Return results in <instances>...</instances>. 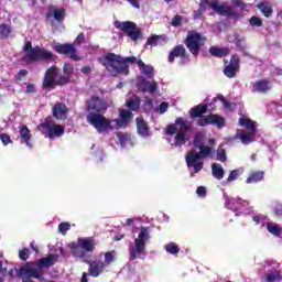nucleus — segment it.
<instances>
[{"instance_id":"nucleus-42","label":"nucleus","mask_w":282,"mask_h":282,"mask_svg":"<svg viewBox=\"0 0 282 282\" xmlns=\"http://www.w3.org/2000/svg\"><path fill=\"white\" fill-rule=\"evenodd\" d=\"M164 250H166L169 254H180V247L175 242L165 245Z\"/></svg>"},{"instance_id":"nucleus-33","label":"nucleus","mask_w":282,"mask_h":282,"mask_svg":"<svg viewBox=\"0 0 282 282\" xmlns=\"http://www.w3.org/2000/svg\"><path fill=\"white\" fill-rule=\"evenodd\" d=\"M239 124L240 127H246L251 133H257V124L254 123V121H252V119L240 117Z\"/></svg>"},{"instance_id":"nucleus-37","label":"nucleus","mask_w":282,"mask_h":282,"mask_svg":"<svg viewBox=\"0 0 282 282\" xmlns=\"http://www.w3.org/2000/svg\"><path fill=\"white\" fill-rule=\"evenodd\" d=\"M267 230L274 237H281V235H282V227H279V226L274 225L273 223H269L267 225Z\"/></svg>"},{"instance_id":"nucleus-54","label":"nucleus","mask_w":282,"mask_h":282,"mask_svg":"<svg viewBox=\"0 0 282 282\" xmlns=\"http://www.w3.org/2000/svg\"><path fill=\"white\" fill-rule=\"evenodd\" d=\"M177 133V127L175 124H169L165 130V134L174 135Z\"/></svg>"},{"instance_id":"nucleus-43","label":"nucleus","mask_w":282,"mask_h":282,"mask_svg":"<svg viewBox=\"0 0 282 282\" xmlns=\"http://www.w3.org/2000/svg\"><path fill=\"white\" fill-rule=\"evenodd\" d=\"M193 147L194 149H199L204 147V134L197 133L194 135Z\"/></svg>"},{"instance_id":"nucleus-8","label":"nucleus","mask_w":282,"mask_h":282,"mask_svg":"<svg viewBox=\"0 0 282 282\" xmlns=\"http://www.w3.org/2000/svg\"><path fill=\"white\" fill-rule=\"evenodd\" d=\"M68 248L74 257L83 259L86 252H94L96 250V242L91 238H79L77 242L68 243Z\"/></svg>"},{"instance_id":"nucleus-25","label":"nucleus","mask_w":282,"mask_h":282,"mask_svg":"<svg viewBox=\"0 0 282 282\" xmlns=\"http://www.w3.org/2000/svg\"><path fill=\"white\" fill-rule=\"evenodd\" d=\"M253 91L258 94H268L270 91V82L268 79H260L253 84Z\"/></svg>"},{"instance_id":"nucleus-15","label":"nucleus","mask_w":282,"mask_h":282,"mask_svg":"<svg viewBox=\"0 0 282 282\" xmlns=\"http://www.w3.org/2000/svg\"><path fill=\"white\" fill-rule=\"evenodd\" d=\"M209 8H212L216 14H220V17H234V19H239V13L235 12L232 7H228L224 3L219 4L217 0H212Z\"/></svg>"},{"instance_id":"nucleus-58","label":"nucleus","mask_w":282,"mask_h":282,"mask_svg":"<svg viewBox=\"0 0 282 282\" xmlns=\"http://www.w3.org/2000/svg\"><path fill=\"white\" fill-rule=\"evenodd\" d=\"M232 6L241 8V10H246V3H243L242 0H232Z\"/></svg>"},{"instance_id":"nucleus-26","label":"nucleus","mask_w":282,"mask_h":282,"mask_svg":"<svg viewBox=\"0 0 282 282\" xmlns=\"http://www.w3.org/2000/svg\"><path fill=\"white\" fill-rule=\"evenodd\" d=\"M20 138H22L23 142L29 149H32V133H30L28 126L20 127Z\"/></svg>"},{"instance_id":"nucleus-9","label":"nucleus","mask_w":282,"mask_h":282,"mask_svg":"<svg viewBox=\"0 0 282 282\" xmlns=\"http://www.w3.org/2000/svg\"><path fill=\"white\" fill-rule=\"evenodd\" d=\"M113 25L117 30H120L126 34V36L131 39V41L135 42L142 39V31L140 30V28H138V24H135V22H131V21L120 22L116 20L113 22Z\"/></svg>"},{"instance_id":"nucleus-29","label":"nucleus","mask_w":282,"mask_h":282,"mask_svg":"<svg viewBox=\"0 0 282 282\" xmlns=\"http://www.w3.org/2000/svg\"><path fill=\"white\" fill-rule=\"evenodd\" d=\"M175 124H178V132L188 133V131H193V126L182 117H177L175 119Z\"/></svg>"},{"instance_id":"nucleus-36","label":"nucleus","mask_w":282,"mask_h":282,"mask_svg":"<svg viewBox=\"0 0 282 282\" xmlns=\"http://www.w3.org/2000/svg\"><path fill=\"white\" fill-rule=\"evenodd\" d=\"M139 69H141L142 74L148 76V78H153V66L144 64L142 59H139Z\"/></svg>"},{"instance_id":"nucleus-23","label":"nucleus","mask_w":282,"mask_h":282,"mask_svg":"<svg viewBox=\"0 0 282 282\" xmlns=\"http://www.w3.org/2000/svg\"><path fill=\"white\" fill-rule=\"evenodd\" d=\"M138 88L143 93L149 91V94H155V91H158V83H150L144 77H141L138 80Z\"/></svg>"},{"instance_id":"nucleus-16","label":"nucleus","mask_w":282,"mask_h":282,"mask_svg":"<svg viewBox=\"0 0 282 282\" xmlns=\"http://www.w3.org/2000/svg\"><path fill=\"white\" fill-rule=\"evenodd\" d=\"M58 77V67L51 66L46 69L42 83L43 89H54L56 87V78Z\"/></svg>"},{"instance_id":"nucleus-3","label":"nucleus","mask_w":282,"mask_h":282,"mask_svg":"<svg viewBox=\"0 0 282 282\" xmlns=\"http://www.w3.org/2000/svg\"><path fill=\"white\" fill-rule=\"evenodd\" d=\"M23 52L25 56L22 61L30 63H39V61H52L56 58V55L52 53V51H47V48H43L41 46L32 47V42L28 41L23 46Z\"/></svg>"},{"instance_id":"nucleus-51","label":"nucleus","mask_w":282,"mask_h":282,"mask_svg":"<svg viewBox=\"0 0 282 282\" xmlns=\"http://www.w3.org/2000/svg\"><path fill=\"white\" fill-rule=\"evenodd\" d=\"M69 83V76H61L58 80L55 82V87H63V85H67Z\"/></svg>"},{"instance_id":"nucleus-30","label":"nucleus","mask_w":282,"mask_h":282,"mask_svg":"<svg viewBox=\"0 0 282 282\" xmlns=\"http://www.w3.org/2000/svg\"><path fill=\"white\" fill-rule=\"evenodd\" d=\"M209 54L216 58H224V56L230 54V51L226 47L210 46Z\"/></svg>"},{"instance_id":"nucleus-57","label":"nucleus","mask_w":282,"mask_h":282,"mask_svg":"<svg viewBox=\"0 0 282 282\" xmlns=\"http://www.w3.org/2000/svg\"><path fill=\"white\" fill-rule=\"evenodd\" d=\"M159 109L160 113H166V111L169 110V102L162 101L159 106Z\"/></svg>"},{"instance_id":"nucleus-44","label":"nucleus","mask_w":282,"mask_h":282,"mask_svg":"<svg viewBox=\"0 0 282 282\" xmlns=\"http://www.w3.org/2000/svg\"><path fill=\"white\" fill-rule=\"evenodd\" d=\"M236 204H247L248 205V200H243L242 198H227V200H226L227 208H234V206Z\"/></svg>"},{"instance_id":"nucleus-49","label":"nucleus","mask_w":282,"mask_h":282,"mask_svg":"<svg viewBox=\"0 0 282 282\" xmlns=\"http://www.w3.org/2000/svg\"><path fill=\"white\" fill-rule=\"evenodd\" d=\"M19 259H21V261H28V259H30V249L23 248L22 250H20Z\"/></svg>"},{"instance_id":"nucleus-59","label":"nucleus","mask_w":282,"mask_h":282,"mask_svg":"<svg viewBox=\"0 0 282 282\" xmlns=\"http://www.w3.org/2000/svg\"><path fill=\"white\" fill-rule=\"evenodd\" d=\"M196 193H197L198 197H206V187L198 186L196 189Z\"/></svg>"},{"instance_id":"nucleus-19","label":"nucleus","mask_w":282,"mask_h":282,"mask_svg":"<svg viewBox=\"0 0 282 282\" xmlns=\"http://www.w3.org/2000/svg\"><path fill=\"white\" fill-rule=\"evenodd\" d=\"M53 118L56 120H67V115L69 113V108L63 102H56L52 108Z\"/></svg>"},{"instance_id":"nucleus-12","label":"nucleus","mask_w":282,"mask_h":282,"mask_svg":"<svg viewBox=\"0 0 282 282\" xmlns=\"http://www.w3.org/2000/svg\"><path fill=\"white\" fill-rule=\"evenodd\" d=\"M86 109L88 116H100L107 111V102L98 96H93L86 101Z\"/></svg>"},{"instance_id":"nucleus-18","label":"nucleus","mask_w":282,"mask_h":282,"mask_svg":"<svg viewBox=\"0 0 282 282\" xmlns=\"http://www.w3.org/2000/svg\"><path fill=\"white\" fill-rule=\"evenodd\" d=\"M105 268L107 267L102 260L88 261V276H93L94 279L98 278L99 274L105 272Z\"/></svg>"},{"instance_id":"nucleus-4","label":"nucleus","mask_w":282,"mask_h":282,"mask_svg":"<svg viewBox=\"0 0 282 282\" xmlns=\"http://www.w3.org/2000/svg\"><path fill=\"white\" fill-rule=\"evenodd\" d=\"M199 149V152L189 151L185 156V162L191 169L193 166L194 173H199L202 169H204V162L199 160H206V158H210L213 154V148L208 145H202Z\"/></svg>"},{"instance_id":"nucleus-60","label":"nucleus","mask_w":282,"mask_h":282,"mask_svg":"<svg viewBox=\"0 0 282 282\" xmlns=\"http://www.w3.org/2000/svg\"><path fill=\"white\" fill-rule=\"evenodd\" d=\"M0 274H8V262L0 261Z\"/></svg>"},{"instance_id":"nucleus-31","label":"nucleus","mask_w":282,"mask_h":282,"mask_svg":"<svg viewBox=\"0 0 282 282\" xmlns=\"http://www.w3.org/2000/svg\"><path fill=\"white\" fill-rule=\"evenodd\" d=\"M257 8L267 19H270L274 14V9H272L269 2H260L257 4Z\"/></svg>"},{"instance_id":"nucleus-24","label":"nucleus","mask_w":282,"mask_h":282,"mask_svg":"<svg viewBox=\"0 0 282 282\" xmlns=\"http://www.w3.org/2000/svg\"><path fill=\"white\" fill-rule=\"evenodd\" d=\"M135 122H137L138 134L141 135L142 138H147V135H149L150 129H149V124L144 121V118L137 117Z\"/></svg>"},{"instance_id":"nucleus-64","label":"nucleus","mask_w":282,"mask_h":282,"mask_svg":"<svg viewBox=\"0 0 282 282\" xmlns=\"http://www.w3.org/2000/svg\"><path fill=\"white\" fill-rule=\"evenodd\" d=\"M274 214L278 216V217H282V205L279 204L275 206L274 208Z\"/></svg>"},{"instance_id":"nucleus-22","label":"nucleus","mask_w":282,"mask_h":282,"mask_svg":"<svg viewBox=\"0 0 282 282\" xmlns=\"http://www.w3.org/2000/svg\"><path fill=\"white\" fill-rule=\"evenodd\" d=\"M47 19H52V17L57 21V23H63L65 21L66 17V10L65 8H56V7H50L48 12L46 13Z\"/></svg>"},{"instance_id":"nucleus-35","label":"nucleus","mask_w":282,"mask_h":282,"mask_svg":"<svg viewBox=\"0 0 282 282\" xmlns=\"http://www.w3.org/2000/svg\"><path fill=\"white\" fill-rule=\"evenodd\" d=\"M129 111H138L140 109V97L130 98L126 102Z\"/></svg>"},{"instance_id":"nucleus-32","label":"nucleus","mask_w":282,"mask_h":282,"mask_svg":"<svg viewBox=\"0 0 282 282\" xmlns=\"http://www.w3.org/2000/svg\"><path fill=\"white\" fill-rule=\"evenodd\" d=\"M257 132H250L249 134L246 133L243 130H238L237 132V137L239 138V140L242 142V144H251V142H253L254 140V134Z\"/></svg>"},{"instance_id":"nucleus-6","label":"nucleus","mask_w":282,"mask_h":282,"mask_svg":"<svg viewBox=\"0 0 282 282\" xmlns=\"http://www.w3.org/2000/svg\"><path fill=\"white\" fill-rule=\"evenodd\" d=\"M151 239L149 229L147 227H141L138 238L134 239V247L129 248V259L130 261H135L137 257L144 254L147 250V240Z\"/></svg>"},{"instance_id":"nucleus-14","label":"nucleus","mask_w":282,"mask_h":282,"mask_svg":"<svg viewBox=\"0 0 282 282\" xmlns=\"http://www.w3.org/2000/svg\"><path fill=\"white\" fill-rule=\"evenodd\" d=\"M175 58H181L180 65H185V63H189L191 58L188 57V53L186 52V47L184 45H176L169 54L167 61L169 63H174Z\"/></svg>"},{"instance_id":"nucleus-11","label":"nucleus","mask_w":282,"mask_h":282,"mask_svg":"<svg viewBox=\"0 0 282 282\" xmlns=\"http://www.w3.org/2000/svg\"><path fill=\"white\" fill-rule=\"evenodd\" d=\"M37 129L42 133H47L50 140H54V138H61L62 135H65V127L56 124V122L47 118L44 120V122L37 126Z\"/></svg>"},{"instance_id":"nucleus-27","label":"nucleus","mask_w":282,"mask_h":282,"mask_svg":"<svg viewBox=\"0 0 282 282\" xmlns=\"http://www.w3.org/2000/svg\"><path fill=\"white\" fill-rule=\"evenodd\" d=\"M147 45L156 47V45H166V35H152L148 37Z\"/></svg>"},{"instance_id":"nucleus-55","label":"nucleus","mask_w":282,"mask_h":282,"mask_svg":"<svg viewBox=\"0 0 282 282\" xmlns=\"http://www.w3.org/2000/svg\"><path fill=\"white\" fill-rule=\"evenodd\" d=\"M118 138H119V142H120L121 147H124V144H127V142H129V140H130V137L124 133H119Z\"/></svg>"},{"instance_id":"nucleus-17","label":"nucleus","mask_w":282,"mask_h":282,"mask_svg":"<svg viewBox=\"0 0 282 282\" xmlns=\"http://www.w3.org/2000/svg\"><path fill=\"white\" fill-rule=\"evenodd\" d=\"M239 63H241L239 55H231L230 63L223 70L227 78H235V76H237V72H239Z\"/></svg>"},{"instance_id":"nucleus-61","label":"nucleus","mask_w":282,"mask_h":282,"mask_svg":"<svg viewBox=\"0 0 282 282\" xmlns=\"http://www.w3.org/2000/svg\"><path fill=\"white\" fill-rule=\"evenodd\" d=\"M210 2H208V0H202L200 3H199V12H204V10H206V6H209Z\"/></svg>"},{"instance_id":"nucleus-46","label":"nucleus","mask_w":282,"mask_h":282,"mask_svg":"<svg viewBox=\"0 0 282 282\" xmlns=\"http://www.w3.org/2000/svg\"><path fill=\"white\" fill-rule=\"evenodd\" d=\"M216 160H218L219 162L228 161V156L226 155V150L224 148H218Z\"/></svg>"},{"instance_id":"nucleus-45","label":"nucleus","mask_w":282,"mask_h":282,"mask_svg":"<svg viewBox=\"0 0 282 282\" xmlns=\"http://www.w3.org/2000/svg\"><path fill=\"white\" fill-rule=\"evenodd\" d=\"M249 25H251V28H262L263 20H261V18L259 17L253 15L249 19Z\"/></svg>"},{"instance_id":"nucleus-7","label":"nucleus","mask_w":282,"mask_h":282,"mask_svg":"<svg viewBox=\"0 0 282 282\" xmlns=\"http://www.w3.org/2000/svg\"><path fill=\"white\" fill-rule=\"evenodd\" d=\"M205 42L206 36L202 35L197 31H189L184 44L186 45L193 57L197 58V56H199V52H202V47H204Z\"/></svg>"},{"instance_id":"nucleus-5","label":"nucleus","mask_w":282,"mask_h":282,"mask_svg":"<svg viewBox=\"0 0 282 282\" xmlns=\"http://www.w3.org/2000/svg\"><path fill=\"white\" fill-rule=\"evenodd\" d=\"M85 41V33H79L75 39L74 43H64V44H56L54 50L57 54H62V56H68L70 61L78 62L80 61V55H78V50L75 45H80Z\"/></svg>"},{"instance_id":"nucleus-62","label":"nucleus","mask_w":282,"mask_h":282,"mask_svg":"<svg viewBox=\"0 0 282 282\" xmlns=\"http://www.w3.org/2000/svg\"><path fill=\"white\" fill-rule=\"evenodd\" d=\"M23 76H28V69H21L17 75V80H23Z\"/></svg>"},{"instance_id":"nucleus-63","label":"nucleus","mask_w":282,"mask_h":282,"mask_svg":"<svg viewBox=\"0 0 282 282\" xmlns=\"http://www.w3.org/2000/svg\"><path fill=\"white\" fill-rule=\"evenodd\" d=\"M36 91V86L34 84H29L25 89V94H34Z\"/></svg>"},{"instance_id":"nucleus-48","label":"nucleus","mask_w":282,"mask_h":282,"mask_svg":"<svg viewBox=\"0 0 282 282\" xmlns=\"http://www.w3.org/2000/svg\"><path fill=\"white\" fill-rule=\"evenodd\" d=\"M123 63L128 66H129V64L130 65H139L140 59H138V57H135V56H128V57H123Z\"/></svg>"},{"instance_id":"nucleus-40","label":"nucleus","mask_w":282,"mask_h":282,"mask_svg":"<svg viewBox=\"0 0 282 282\" xmlns=\"http://www.w3.org/2000/svg\"><path fill=\"white\" fill-rule=\"evenodd\" d=\"M12 34V28L10 24H0V39H8Z\"/></svg>"},{"instance_id":"nucleus-20","label":"nucleus","mask_w":282,"mask_h":282,"mask_svg":"<svg viewBox=\"0 0 282 282\" xmlns=\"http://www.w3.org/2000/svg\"><path fill=\"white\" fill-rule=\"evenodd\" d=\"M133 120V112L129 109H122L119 111V119H115L117 127H127L129 122Z\"/></svg>"},{"instance_id":"nucleus-52","label":"nucleus","mask_w":282,"mask_h":282,"mask_svg":"<svg viewBox=\"0 0 282 282\" xmlns=\"http://www.w3.org/2000/svg\"><path fill=\"white\" fill-rule=\"evenodd\" d=\"M72 228V225H69V223H61L58 225V231L62 234V235H66L67 234V230H69Z\"/></svg>"},{"instance_id":"nucleus-39","label":"nucleus","mask_w":282,"mask_h":282,"mask_svg":"<svg viewBox=\"0 0 282 282\" xmlns=\"http://www.w3.org/2000/svg\"><path fill=\"white\" fill-rule=\"evenodd\" d=\"M113 261H116V250L107 251L104 254L105 267L107 268V265H111V263H113Z\"/></svg>"},{"instance_id":"nucleus-53","label":"nucleus","mask_w":282,"mask_h":282,"mask_svg":"<svg viewBox=\"0 0 282 282\" xmlns=\"http://www.w3.org/2000/svg\"><path fill=\"white\" fill-rule=\"evenodd\" d=\"M0 140L4 147H8V144H12V139L8 135V133H1Z\"/></svg>"},{"instance_id":"nucleus-28","label":"nucleus","mask_w":282,"mask_h":282,"mask_svg":"<svg viewBox=\"0 0 282 282\" xmlns=\"http://www.w3.org/2000/svg\"><path fill=\"white\" fill-rule=\"evenodd\" d=\"M264 177H265V172H263V171L252 172L247 177L246 183L247 184H257L259 182H263Z\"/></svg>"},{"instance_id":"nucleus-41","label":"nucleus","mask_w":282,"mask_h":282,"mask_svg":"<svg viewBox=\"0 0 282 282\" xmlns=\"http://www.w3.org/2000/svg\"><path fill=\"white\" fill-rule=\"evenodd\" d=\"M281 279H282V275H281V271L279 270L270 271L267 274L268 282H276V281H281Z\"/></svg>"},{"instance_id":"nucleus-38","label":"nucleus","mask_w":282,"mask_h":282,"mask_svg":"<svg viewBox=\"0 0 282 282\" xmlns=\"http://www.w3.org/2000/svg\"><path fill=\"white\" fill-rule=\"evenodd\" d=\"M186 144V132H177L174 138V147H184Z\"/></svg>"},{"instance_id":"nucleus-10","label":"nucleus","mask_w":282,"mask_h":282,"mask_svg":"<svg viewBox=\"0 0 282 282\" xmlns=\"http://www.w3.org/2000/svg\"><path fill=\"white\" fill-rule=\"evenodd\" d=\"M87 122L91 124L98 131V133H105V131H113V120L108 119L102 115H87Z\"/></svg>"},{"instance_id":"nucleus-2","label":"nucleus","mask_w":282,"mask_h":282,"mask_svg":"<svg viewBox=\"0 0 282 282\" xmlns=\"http://www.w3.org/2000/svg\"><path fill=\"white\" fill-rule=\"evenodd\" d=\"M99 63L109 72L110 76L117 78L122 74L129 76V65L124 63V57L116 53H107L104 57L99 58Z\"/></svg>"},{"instance_id":"nucleus-47","label":"nucleus","mask_w":282,"mask_h":282,"mask_svg":"<svg viewBox=\"0 0 282 282\" xmlns=\"http://www.w3.org/2000/svg\"><path fill=\"white\" fill-rule=\"evenodd\" d=\"M63 73L65 76H72V74H74V65H72L70 63H65L63 66Z\"/></svg>"},{"instance_id":"nucleus-50","label":"nucleus","mask_w":282,"mask_h":282,"mask_svg":"<svg viewBox=\"0 0 282 282\" xmlns=\"http://www.w3.org/2000/svg\"><path fill=\"white\" fill-rule=\"evenodd\" d=\"M239 177V170H232L230 173H229V176L228 178L226 180V183L227 184H230V182H235V180H238Z\"/></svg>"},{"instance_id":"nucleus-34","label":"nucleus","mask_w":282,"mask_h":282,"mask_svg":"<svg viewBox=\"0 0 282 282\" xmlns=\"http://www.w3.org/2000/svg\"><path fill=\"white\" fill-rule=\"evenodd\" d=\"M212 175L215 177V180H224V175H226V172L224 171V167L218 163L212 164Z\"/></svg>"},{"instance_id":"nucleus-21","label":"nucleus","mask_w":282,"mask_h":282,"mask_svg":"<svg viewBox=\"0 0 282 282\" xmlns=\"http://www.w3.org/2000/svg\"><path fill=\"white\" fill-rule=\"evenodd\" d=\"M204 113H208V104H198L189 109V117L192 120H197V118H204Z\"/></svg>"},{"instance_id":"nucleus-1","label":"nucleus","mask_w":282,"mask_h":282,"mask_svg":"<svg viewBox=\"0 0 282 282\" xmlns=\"http://www.w3.org/2000/svg\"><path fill=\"white\" fill-rule=\"evenodd\" d=\"M56 261H58V254L48 253L45 258L28 262L24 267H21L18 276H22V282H54L45 279V272L52 265H56Z\"/></svg>"},{"instance_id":"nucleus-13","label":"nucleus","mask_w":282,"mask_h":282,"mask_svg":"<svg viewBox=\"0 0 282 282\" xmlns=\"http://www.w3.org/2000/svg\"><path fill=\"white\" fill-rule=\"evenodd\" d=\"M196 124L197 127H208V124H212L213 127H217L218 129H224V127H226V118L216 113H210L197 120Z\"/></svg>"},{"instance_id":"nucleus-56","label":"nucleus","mask_w":282,"mask_h":282,"mask_svg":"<svg viewBox=\"0 0 282 282\" xmlns=\"http://www.w3.org/2000/svg\"><path fill=\"white\" fill-rule=\"evenodd\" d=\"M171 25L173 28H180L182 25V17L181 15H175L171 22Z\"/></svg>"}]
</instances>
